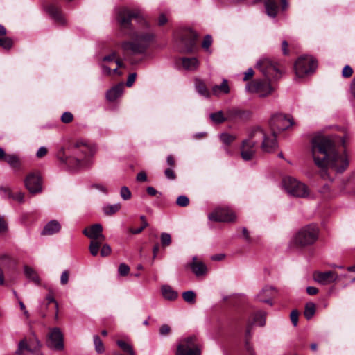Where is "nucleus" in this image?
Segmentation results:
<instances>
[{
    "mask_svg": "<svg viewBox=\"0 0 355 355\" xmlns=\"http://www.w3.org/2000/svg\"><path fill=\"white\" fill-rule=\"evenodd\" d=\"M311 153L315 164L322 169L321 176L326 178L327 169L343 172L349 165L345 154L339 155L334 141L329 137L317 135L311 141Z\"/></svg>",
    "mask_w": 355,
    "mask_h": 355,
    "instance_id": "nucleus-1",
    "label": "nucleus"
},
{
    "mask_svg": "<svg viewBox=\"0 0 355 355\" xmlns=\"http://www.w3.org/2000/svg\"><path fill=\"white\" fill-rule=\"evenodd\" d=\"M261 141V148L265 153L273 152L277 146L274 135H268L259 128L252 129L248 135V138L242 141L241 146V156L245 161L253 159L256 153V144Z\"/></svg>",
    "mask_w": 355,
    "mask_h": 355,
    "instance_id": "nucleus-2",
    "label": "nucleus"
},
{
    "mask_svg": "<svg viewBox=\"0 0 355 355\" xmlns=\"http://www.w3.org/2000/svg\"><path fill=\"white\" fill-rule=\"evenodd\" d=\"M60 152L59 159L73 169L88 166L91 164V158L94 154L93 148L89 144L77 141L67 148Z\"/></svg>",
    "mask_w": 355,
    "mask_h": 355,
    "instance_id": "nucleus-3",
    "label": "nucleus"
},
{
    "mask_svg": "<svg viewBox=\"0 0 355 355\" xmlns=\"http://www.w3.org/2000/svg\"><path fill=\"white\" fill-rule=\"evenodd\" d=\"M132 19H135L138 24L144 27L148 28L150 26L140 9L137 8H130L125 6L119 8L116 13V20L121 30L125 35H130L133 30Z\"/></svg>",
    "mask_w": 355,
    "mask_h": 355,
    "instance_id": "nucleus-4",
    "label": "nucleus"
},
{
    "mask_svg": "<svg viewBox=\"0 0 355 355\" xmlns=\"http://www.w3.org/2000/svg\"><path fill=\"white\" fill-rule=\"evenodd\" d=\"M154 37V33L150 31L136 33L133 35L131 41H125L121 43V48L126 53L135 55L142 54L146 51Z\"/></svg>",
    "mask_w": 355,
    "mask_h": 355,
    "instance_id": "nucleus-5",
    "label": "nucleus"
},
{
    "mask_svg": "<svg viewBox=\"0 0 355 355\" xmlns=\"http://www.w3.org/2000/svg\"><path fill=\"white\" fill-rule=\"evenodd\" d=\"M83 233L91 240L89 245V252L92 256H96L101 244L105 240V236L103 234L102 225L100 224L92 225L85 228Z\"/></svg>",
    "mask_w": 355,
    "mask_h": 355,
    "instance_id": "nucleus-6",
    "label": "nucleus"
},
{
    "mask_svg": "<svg viewBox=\"0 0 355 355\" xmlns=\"http://www.w3.org/2000/svg\"><path fill=\"white\" fill-rule=\"evenodd\" d=\"M318 234V228L314 225H309L298 231L293 242L295 246L300 248L311 245L317 241Z\"/></svg>",
    "mask_w": 355,
    "mask_h": 355,
    "instance_id": "nucleus-7",
    "label": "nucleus"
},
{
    "mask_svg": "<svg viewBox=\"0 0 355 355\" xmlns=\"http://www.w3.org/2000/svg\"><path fill=\"white\" fill-rule=\"evenodd\" d=\"M197 37L198 35L193 31L183 30L179 35V39L176 40V48L180 53H192L196 46Z\"/></svg>",
    "mask_w": 355,
    "mask_h": 355,
    "instance_id": "nucleus-8",
    "label": "nucleus"
},
{
    "mask_svg": "<svg viewBox=\"0 0 355 355\" xmlns=\"http://www.w3.org/2000/svg\"><path fill=\"white\" fill-rule=\"evenodd\" d=\"M200 345L196 336H189L180 340L176 355H200Z\"/></svg>",
    "mask_w": 355,
    "mask_h": 355,
    "instance_id": "nucleus-9",
    "label": "nucleus"
},
{
    "mask_svg": "<svg viewBox=\"0 0 355 355\" xmlns=\"http://www.w3.org/2000/svg\"><path fill=\"white\" fill-rule=\"evenodd\" d=\"M256 67L268 80H277L282 76L277 64L268 58H261L257 62Z\"/></svg>",
    "mask_w": 355,
    "mask_h": 355,
    "instance_id": "nucleus-10",
    "label": "nucleus"
},
{
    "mask_svg": "<svg viewBox=\"0 0 355 355\" xmlns=\"http://www.w3.org/2000/svg\"><path fill=\"white\" fill-rule=\"evenodd\" d=\"M317 67L316 61L309 56L300 57L295 63V74L303 78L314 72Z\"/></svg>",
    "mask_w": 355,
    "mask_h": 355,
    "instance_id": "nucleus-11",
    "label": "nucleus"
},
{
    "mask_svg": "<svg viewBox=\"0 0 355 355\" xmlns=\"http://www.w3.org/2000/svg\"><path fill=\"white\" fill-rule=\"evenodd\" d=\"M283 185L286 191L293 196L305 198L309 195L307 187L291 177L284 178Z\"/></svg>",
    "mask_w": 355,
    "mask_h": 355,
    "instance_id": "nucleus-12",
    "label": "nucleus"
},
{
    "mask_svg": "<svg viewBox=\"0 0 355 355\" xmlns=\"http://www.w3.org/2000/svg\"><path fill=\"white\" fill-rule=\"evenodd\" d=\"M293 122L292 119L288 118L286 116L282 114H277L270 119V132L266 133L268 135H274L275 141L277 142V135L282 131H284L291 127Z\"/></svg>",
    "mask_w": 355,
    "mask_h": 355,
    "instance_id": "nucleus-13",
    "label": "nucleus"
},
{
    "mask_svg": "<svg viewBox=\"0 0 355 355\" xmlns=\"http://www.w3.org/2000/svg\"><path fill=\"white\" fill-rule=\"evenodd\" d=\"M270 80H254L246 85L245 89L250 93H256L260 97H266L270 95L274 90L271 86Z\"/></svg>",
    "mask_w": 355,
    "mask_h": 355,
    "instance_id": "nucleus-14",
    "label": "nucleus"
},
{
    "mask_svg": "<svg viewBox=\"0 0 355 355\" xmlns=\"http://www.w3.org/2000/svg\"><path fill=\"white\" fill-rule=\"evenodd\" d=\"M253 324H257L260 327L266 324V313L263 311H257L253 317V322H248L245 330V349L250 355H254V351L249 343L251 337V329Z\"/></svg>",
    "mask_w": 355,
    "mask_h": 355,
    "instance_id": "nucleus-15",
    "label": "nucleus"
},
{
    "mask_svg": "<svg viewBox=\"0 0 355 355\" xmlns=\"http://www.w3.org/2000/svg\"><path fill=\"white\" fill-rule=\"evenodd\" d=\"M26 188L33 194L41 193L42 191V180L40 173L34 171L28 173L24 180Z\"/></svg>",
    "mask_w": 355,
    "mask_h": 355,
    "instance_id": "nucleus-16",
    "label": "nucleus"
},
{
    "mask_svg": "<svg viewBox=\"0 0 355 355\" xmlns=\"http://www.w3.org/2000/svg\"><path fill=\"white\" fill-rule=\"evenodd\" d=\"M208 218L216 222H233L236 220V214L230 208H218L210 213Z\"/></svg>",
    "mask_w": 355,
    "mask_h": 355,
    "instance_id": "nucleus-17",
    "label": "nucleus"
},
{
    "mask_svg": "<svg viewBox=\"0 0 355 355\" xmlns=\"http://www.w3.org/2000/svg\"><path fill=\"white\" fill-rule=\"evenodd\" d=\"M313 278L315 282L321 285H328L336 282L338 279L337 272L334 271H315L313 274Z\"/></svg>",
    "mask_w": 355,
    "mask_h": 355,
    "instance_id": "nucleus-18",
    "label": "nucleus"
},
{
    "mask_svg": "<svg viewBox=\"0 0 355 355\" xmlns=\"http://www.w3.org/2000/svg\"><path fill=\"white\" fill-rule=\"evenodd\" d=\"M47 345L50 348L56 350L64 349L63 335L59 328H54L51 330Z\"/></svg>",
    "mask_w": 355,
    "mask_h": 355,
    "instance_id": "nucleus-19",
    "label": "nucleus"
},
{
    "mask_svg": "<svg viewBox=\"0 0 355 355\" xmlns=\"http://www.w3.org/2000/svg\"><path fill=\"white\" fill-rule=\"evenodd\" d=\"M46 12L54 21L60 26H66L67 21L60 7L50 4L46 7Z\"/></svg>",
    "mask_w": 355,
    "mask_h": 355,
    "instance_id": "nucleus-20",
    "label": "nucleus"
},
{
    "mask_svg": "<svg viewBox=\"0 0 355 355\" xmlns=\"http://www.w3.org/2000/svg\"><path fill=\"white\" fill-rule=\"evenodd\" d=\"M1 195L6 198L12 199L19 203L24 202V193L21 191L13 193L8 187H0Z\"/></svg>",
    "mask_w": 355,
    "mask_h": 355,
    "instance_id": "nucleus-21",
    "label": "nucleus"
},
{
    "mask_svg": "<svg viewBox=\"0 0 355 355\" xmlns=\"http://www.w3.org/2000/svg\"><path fill=\"white\" fill-rule=\"evenodd\" d=\"M190 267L196 276L203 275L207 272L205 264L198 261L196 257L193 258V261L190 263Z\"/></svg>",
    "mask_w": 355,
    "mask_h": 355,
    "instance_id": "nucleus-22",
    "label": "nucleus"
},
{
    "mask_svg": "<svg viewBox=\"0 0 355 355\" xmlns=\"http://www.w3.org/2000/svg\"><path fill=\"white\" fill-rule=\"evenodd\" d=\"M273 292H275V288L272 286H266L257 295V297L261 302L272 304L270 298Z\"/></svg>",
    "mask_w": 355,
    "mask_h": 355,
    "instance_id": "nucleus-23",
    "label": "nucleus"
},
{
    "mask_svg": "<svg viewBox=\"0 0 355 355\" xmlns=\"http://www.w3.org/2000/svg\"><path fill=\"white\" fill-rule=\"evenodd\" d=\"M61 226L57 220H51L44 227L42 234V235H52L58 232L60 230Z\"/></svg>",
    "mask_w": 355,
    "mask_h": 355,
    "instance_id": "nucleus-24",
    "label": "nucleus"
},
{
    "mask_svg": "<svg viewBox=\"0 0 355 355\" xmlns=\"http://www.w3.org/2000/svg\"><path fill=\"white\" fill-rule=\"evenodd\" d=\"M264 6L268 16L273 18L277 16L279 9L277 0H265Z\"/></svg>",
    "mask_w": 355,
    "mask_h": 355,
    "instance_id": "nucleus-25",
    "label": "nucleus"
},
{
    "mask_svg": "<svg viewBox=\"0 0 355 355\" xmlns=\"http://www.w3.org/2000/svg\"><path fill=\"white\" fill-rule=\"evenodd\" d=\"M123 89V84H119L115 87H112L109 91H107L106 94L107 99L110 101H114L117 98H119L121 95Z\"/></svg>",
    "mask_w": 355,
    "mask_h": 355,
    "instance_id": "nucleus-26",
    "label": "nucleus"
},
{
    "mask_svg": "<svg viewBox=\"0 0 355 355\" xmlns=\"http://www.w3.org/2000/svg\"><path fill=\"white\" fill-rule=\"evenodd\" d=\"M183 67L187 70H196L199 66V62L196 58H182L181 59Z\"/></svg>",
    "mask_w": 355,
    "mask_h": 355,
    "instance_id": "nucleus-27",
    "label": "nucleus"
},
{
    "mask_svg": "<svg viewBox=\"0 0 355 355\" xmlns=\"http://www.w3.org/2000/svg\"><path fill=\"white\" fill-rule=\"evenodd\" d=\"M4 161L15 170H19L21 168V160L15 154H8Z\"/></svg>",
    "mask_w": 355,
    "mask_h": 355,
    "instance_id": "nucleus-28",
    "label": "nucleus"
},
{
    "mask_svg": "<svg viewBox=\"0 0 355 355\" xmlns=\"http://www.w3.org/2000/svg\"><path fill=\"white\" fill-rule=\"evenodd\" d=\"M212 93L216 96H218L220 94H228L230 92V87L228 85L227 80L224 79L220 85H215L212 87Z\"/></svg>",
    "mask_w": 355,
    "mask_h": 355,
    "instance_id": "nucleus-29",
    "label": "nucleus"
},
{
    "mask_svg": "<svg viewBox=\"0 0 355 355\" xmlns=\"http://www.w3.org/2000/svg\"><path fill=\"white\" fill-rule=\"evenodd\" d=\"M162 293L164 297L168 300H175L178 296V293L168 285L162 287Z\"/></svg>",
    "mask_w": 355,
    "mask_h": 355,
    "instance_id": "nucleus-30",
    "label": "nucleus"
},
{
    "mask_svg": "<svg viewBox=\"0 0 355 355\" xmlns=\"http://www.w3.org/2000/svg\"><path fill=\"white\" fill-rule=\"evenodd\" d=\"M24 273L26 277L33 281L35 284L39 285L40 284V279L38 275L32 268L26 266L24 267Z\"/></svg>",
    "mask_w": 355,
    "mask_h": 355,
    "instance_id": "nucleus-31",
    "label": "nucleus"
},
{
    "mask_svg": "<svg viewBox=\"0 0 355 355\" xmlns=\"http://www.w3.org/2000/svg\"><path fill=\"white\" fill-rule=\"evenodd\" d=\"M103 61L108 62H115V63L116 64V67L113 69V71L114 72V73H116L119 76L121 75V73L119 72V71H118V68L121 67L123 65V64L120 60L116 58V53L115 52L111 53L109 55L105 56L103 58Z\"/></svg>",
    "mask_w": 355,
    "mask_h": 355,
    "instance_id": "nucleus-32",
    "label": "nucleus"
},
{
    "mask_svg": "<svg viewBox=\"0 0 355 355\" xmlns=\"http://www.w3.org/2000/svg\"><path fill=\"white\" fill-rule=\"evenodd\" d=\"M196 89L197 92L205 97H209L210 93L206 86V85L201 80H198L196 82Z\"/></svg>",
    "mask_w": 355,
    "mask_h": 355,
    "instance_id": "nucleus-33",
    "label": "nucleus"
},
{
    "mask_svg": "<svg viewBox=\"0 0 355 355\" xmlns=\"http://www.w3.org/2000/svg\"><path fill=\"white\" fill-rule=\"evenodd\" d=\"M35 345H36L35 347V350L37 349H39L40 347V346H41L40 341L37 338L33 339L29 345H27V343H26L25 340H23L20 341V343H19V351L22 350L24 349H27L31 351V346H33Z\"/></svg>",
    "mask_w": 355,
    "mask_h": 355,
    "instance_id": "nucleus-34",
    "label": "nucleus"
},
{
    "mask_svg": "<svg viewBox=\"0 0 355 355\" xmlns=\"http://www.w3.org/2000/svg\"><path fill=\"white\" fill-rule=\"evenodd\" d=\"M315 312V305L313 302H309L306 304L305 310L304 312V317L307 320H310Z\"/></svg>",
    "mask_w": 355,
    "mask_h": 355,
    "instance_id": "nucleus-35",
    "label": "nucleus"
},
{
    "mask_svg": "<svg viewBox=\"0 0 355 355\" xmlns=\"http://www.w3.org/2000/svg\"><path fill=\"white\" fill-rule=\"evenodd\" d=\"M121 209V205L119 203L107 205L103 207V211L106 215H112Z\"/></svg>",
    "mask_w": 355,
    "mask_h": 355,
    "instance_id": "nucleus-36",
    "label": "nucleus"
},
{
    "mask_svg": "<svg viewBox=\"0 0 355 355\" xmlns=\"http://www.w3.org/2000/svg\"><path fill=\"white\" fill-rule=\"evenodd\" d=\"M14 42L10 37H3L0 38V46L6 50H10Z\"/></svg>",
    "mask_w": 355,
    "mask_h": 355,
    "instance_id": "nucleus-37",
    "label": "nucleus"
},
{
    "mask_svg": "<svg viewBox=\"0 0 355 355\" xmlns=\"http://www.w3.org/2000/svg\"><path fill=\"white\" fill-rule=\"evenodd\" d=\"M118 346L125 352H127L129 355H135V352L130 345L123 340L117 341Z\"/></svg>",
    "mask_w": 355,
    "mask_h": 355,
    "instance_id": "nucleus-38",
    "label": "nucleus"
},
{
    "mask_svg": "<svg viewBox=\"0 0 355 355\" xmlns=\"http://www.w3.org/2000/svg\"><path fill=\"white\" fill-rule=\"evenodd\" d=\"M210 118L216 123H221L227 120V118L224 116L222 111L211 113Z\"/></svg>",
    "mask_w": 355,
    "mask_h": 355,
    "instance_id": "nucleus-39",
    "label": "nucleus"
},
{
    "mask_svg": "<svg viewBox=\"0 0 355 355\" xmlns=\"http://www.w3.org/2000/svg\"><path fill=\"white\" fill-rule=\"evenodd\" d=\"M94 343L96 351L98 353H103L105 350L104 345L98 335L94 336Z\"/></svg>",
    "mask_w": 355,
    "mask_h": 355,
    "instance_id": "nucleus-40",
    "label": "nucleus"
},
{
    "mask_svg": "<svg viewBox=\"0 0 355 355\" xmlns=\"http://www.w3.org/2000/svg\"><path fill=\"white\" fill-rule=\"evenodd\" d=\"M182 297L184 300L189 303H194L196 294L192 291H185L182 293Z\"/></svg>",
    "mask_w": 355,
    "mask_h": 355,
    "instance_id": "nucleus-41",
    "label": "nucleus"
},
{
    "mask_svg": "<svg viewBox=\"0 0 355 355\" xmlns=\"http://www.w3.org/2000/svg\"><path fill=\"white\" fill-rule=\"evenodd\" d=\"M212 37L211 35H207L204 39H203V41H202V47L207 52H209V53L211 52L209 49V47L211 46V44H212Z\"/></svg>",
    "mask_w": 355,
    "mask_h": 355,
    "instance_id": "nucleus-42",
    "label": "nucleus"
},
{
    "mask_svg": "<svg viewBox=\"0 0 355 355\" xmlns=\"http://www.w3.org/2000/svg\"><path fill=\"white\" fill-rule=\"evenodd\" d=\"M161 243L163 247L169 246L171 243V237L168 233H162L160 236Z\"/></svg>",
    "mask_w": 355,
    "mask_h": 355,
    "instance_id": "nucleus-43",
    "label": "nucleus"
},
{
    "mask_svg": "<svg viewBox=\"0 0 355 355\" xmlns=\"http://www.w3.org/2000/svg\"><path fill=\"white\" fill-rule=\"evenodd\" d=\"M220 139L223 144L230 145L232 141L235 140L236 137L227 133H223L220 135Z\"/></svg>",
    "mask_w": 355,
    "mask_h": 355,
    "instance_id": "nucleus-44",
    "label": "nucleus"
},
{
    "mask_svg": "<svg viewBox=\"0 0 355 355\" xmlns=\"http://www.w3.org/2000/svg\"><path fill=\"white\" fill-rule=\"evenodd\" d=\"M176 204L182 207H184L189 205V199L186 196H180L178 197L176 200Z\"/></svg>",
    "mask_w": 355,
    "mask_h": 355,
    "instance_id": "nucleus-45",
    "label": "nucleus"
},
{
    "mask_svg": "<svg viewBox=\"0 0 355 355\" xmlns=\"http://www.w3.org/2000/svg\"><path fill=\"white\" fill-rule=\"evenodd\" d=\"M118 272L121 276H126L130 272V268L125 263H121L119 266Z\"/></svg>",
    "mask_w": 355,
    "mask_h": 355,
    "instance_id": "nucleus-46",
    "label": "nucleus"
},
{
    "mask_svg": "<svg viewBox=\"0 0 355 355\" xmlns=\"http://www.w3.org/2000/svg\"><path fill=\"white\" fill-rule=\"evenodd\" d=\"M120 194L121 198L125 200H129L131 198V192L127 187H122L121 189Z\"/></svg>",
    "mask_w": 355,
    "mask_h": 355,
    "instance_id": "nucleus-47",
    "label": "nucleus"
},
{
    "mask_svg": "<svg viewBox=\"0 0 355 355\" xmlns=\"http://www.w3.org/2000/svg\"><path fill=\"white\" fill-rule=\"evenodd\" d=\"M100 248H101V255L102 257H107L110 254L112 250H111L110 246L108 244H107V243L103 244L102 243Z\"/></svg>",
    "mask_w": 355,
    "mask_h": 355,
    "instance_id": "nucleus-48",
    "label": "nucleus"
},
{
    "mask_svg": "<svg viewBox=\"0 0 355 355\" xmlns=\"http://www.w3.org/2000/svg\"><path fill=\"white\" fill-rule=\"evenodd\" d=\"M353 69L349 65H345L342 70V76L347 78L352 76Z\"/></svg>",
    "mask_w": 355,
    "mask_h": 355,
    "instance_id": "nucleus-49",
    "label": "nucleus"
},
{
    "mask_svg": "<svg viewBox=\"0 0 355 355\" xmlns=\"http://www.w3.org/2000/svg\"><path fill=\"white\" fill-rule=\"evenodd\" d=\"M73 119V114L69 112H65L62 114L61 116V121L64 123H69L71 122Z\"/></svg>",
    "mask_w": 355,
    "mask_h": 355,
    "instance_id": "nucleus-50",
    "label": "nucleus"
},
{
    "mask_svg": "<svg viewBox=\"0 0 355 355\" xmlns=\"http://www.w3.org/2000/svg\"><path fill=\"white\" fill-rule=\"evenodd\" d=\"M164 175L169 180H175L176 178L175 173L172 168H166L164 171Z\"/></svg>",
    "mask_w": 355,
    "mask_h": 355,
    "instance_id": "nucleus-51",
    "label": "nucleus"
},
{
    "mask_svg": "<svg viewBox=\"0 0 355 355\" xmlns=\"http://www.w3.org/2000/svg\"><path fill=\"white\" fill-rule=\"evenodd\" d=\"M298 315H299V313L297 310H293L291 313V315H290L291 320L294 326H297V324Z\"/></svg>",
    "mask_w": 355,
    "mask_h": 355,
    "instance_id": "nucleus-52",
    "label": "nucleus"
},
{
    "mask_svg": "<svg viewBox=\"0 0 355 355\" xmlns=\"http://www.w3.org/2000/svg\"><path fill=\"white\" fill-rule=\"evenodd\" d=\"M168 22V17L164 13H162L159 15L157 19V24L159 26L165 25Z\"/></svg>",
    "mask_w": 355,
    "mask_h": 355,
    "instance_id": "nucleus-53",
    "label": "nucleus"
},
{
    "mask_svg": "<svg viewBox=\"0 0 355 355\" xmlns=\"http://www.w3.org/2000/svg\"><path fill=\"white\" fill-rule=\"evenodd\" d=\"M8 231V224L3 217L0 216V234Z\"/></svg>",
    "mask_w": 355,
    "mask_h": 355,
    "instance_id": "nucleus-54",
    "label": "nucleus"
},
{
    "mask_svg": "<svg viewBox=\"0 0 355 355\" xmlns=\"http://www.w3.org/2000/svg\"><path fill=\"white\" fill-rule=\"evenodd\" d=\"M171 332V327L168 324H163L159 328V334L162 336H167Z\"/></svg>",
    "mask_w": 355,
    "mask_h": 355,
    "instance_id": "nucleus-55",
    "label": "nucleus"
},
{
    "mask_svg": "<svg viewBox=\"0 0 355 355\" xmlns=\"http://www.w3.org/2000/svg\"><path fill=\"white\" fill-rule=\"evenodd\" d=\"M69 277V272L68 270H64L62 272L60 277V283L62 285H65L68 283Z\"/></svg>",
    "mask_w": 355,
    "mask_h": 355,
    "instance_id": "nucleus-56",
    "label": "nucleus"
},
{
    "mask_svg": "<svg viewBox=\"0 0 355 355\" xmlns=\"http://www.w3.org/2000/svg\"><path fill=\"white\" fill-rule=\"evenodd\" d=\"M46 300L48 301V303H51V302L55 303V309H56V311L58 312V304L56 302V300H55L53 294L51 292H50L49 294H48L46 295Z\"/></svg>",
    "mask_w": 355,
    "mask_h": 355,
    "instance_id": "nucleus-57",
    "label": "nucleus"
},
{
    "mask_svg": "<svg viewBox=\"0 0 355 355\" xmlns=\"http://www.w3.org/2000/svg\"><path fill=\"white\" fill-rule=\"evenodd\" d=\"M47 148L46 147L42 146L38 149L36 153V156L38 158H42L47 154Z\"/></svg>",
    "mask_w": 355,
    "mask_h": 355,
    "instance_id": "nucleus-58",
    "label": "nucleus"
},
{
    "mask_svg": "<svg viewBox=\"0 0 355 355\" xmlns=\"http://www.w3.org/2000/svg\"><path fill=\"white\" fill-rule=\"evenodd\" d=\"M136 73H130L129 76H128V80H127V82H126V85L128 87H131L135 79H136Z\"/></svg>",
    "mask_w": 355,
    "mask_h": 355,
    "instance_id": "nucleus-59",
    "label": "nucleus"
},
{
    "mask_svg": "<svg viewBox=\"0 0 355 355\" xmlns=\"http://www.w3.org/2000/svg\"><path fill=\"white\" fill-rule=\"evenodd\" d=\"M148 225V223L147 222H144V225H141V227L137 228V229H130V232L133 234H137L141 233L144 228H146Z\"/></svg>",
    "mask_w": 355,
    "mask_h": 355,
    "instance_id": "nucleus-60",
    "label": "nucleus"
},
{
    "mask_svg": "<svg viewBox=\"0 0 355 355\" xmlns=\"http://www.w3.org/2000/svg\"><path fill=\"white\" fill-rule=\"evenodd\" d=\"M254 75V71L252 69H248L244 73L243 80L247 81L250 80Z\"/></svg>",
    "mask_w": 355,
    "mask_h": 355,
    "instance_id": "nucleus-61",
    "label": "nucleus"
},
{
    "mask_svg": "<svg viewBox=\"0 0 355 355\" xmlns=\"http://www.w3.org/2000/svg\"><path fill=\"white\" fill-rule=\"evenodd\" d=\"M138 182H145L147 180V175L144 171H141L137 175L136 178Z\"/></svg>",
    "mask_w": 355,
    "mask_h": 355,
    "instance_id": "nucleus-62",
    "label": "nucleus"
},
{
    "mask_svg": "<svg viewBox=\"0 0 355 355\" xmlns=\"http://www.w3.org/2000/svg\"><path fill=\"white\" fill-rule=\"evenodd\" d=\"M306 292L309 295H313L318 293V289L314 286H308L306 288Z\"/></svg>",
    "mask_w": 355,
    "mask_h": 355,
    "instance_id": "nucleus-63",
    "label": "nucleus"
},
{
    "mask_svg": "<svg viewBox=\"0 0 355 355\" xmlns=\"http://www.w3.org/2000/svg\"><path fill=\"white\" fill-rule=\"evenodd\" d=\"M350 92L353 97L355 98V77L353 78L350 85Z\"/></svg>",
    "mask_w": 355,
    "mask_h": 355,
    "instance_id": "nucleus-64",
    "label": "nucleus"
}]
</instances>
